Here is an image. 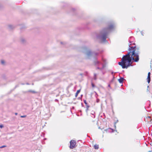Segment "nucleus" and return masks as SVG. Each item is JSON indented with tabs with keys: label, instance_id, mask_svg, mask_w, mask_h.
Returning <instances> with one entry per match:
<instances>
[{
	"label": "nucleus",
	"instance_id": "nucleus-5",
	"mask_svg": "<svg viewBox=\"0 0 152 152\" xmlns=\"http://www.w3.org/2000/svg\"><path fill=\"white\" fill-rule=\"evenodd\" d=\"M147 80L148 83H149L151 81V77H147Z\"/></svg>",
	"mask_w": 152,
	"mask_h": 152
},
{
	"label": "nucleus",
	"instance_id": "nucleus-15",
	"mask_svg": "<svg viewBox=\"0 0 152 152\" xmlns=\"http://www.w3.org/2000/svg\"><path fill=\"white\" fill-rule=\"evenodd\" d=\"M114 79V77H113V79L112 80H111V81L110 82V83L113 82V81Z\"/></svg>",
	"mask_w": 152,
	"mask_h": 152
},
{
	"label": "nucleus",
	"instance_id": "nucleus-26",
	"mask_svg": "<svg viewBox=\"0 0 152 152\" xmlns=\"http://www.w3.org/2000/svg\"><path fill=\"white\" fill-rule=\"evenodd\" d=\"M115 126V128H116V125H115V126Z\"/></svg>",
	"mask_w": 152,
	"mask_h": 152
},
{
	"label": "nucleus",
	"instance_id": "nucleus-3",
	"mask_svg": "<svg viewBox=\"0 0 152 152\" xmlns=\"http://www.w3.org/2000/svg\"><path fill=\"white\" fill-rule=\"evenodd\" d=\"M125 80L123 77H121L118 79V81L120 83H122L123 81Z\"/></svg>",
	"mask_w": 152,
	"mask_h": 152
},
{
	"label": "nucleus",
	"instance_id": "nucleus-29",
	"mask_svg": "<svg viewBox=\"0 0 152 152\" xmlns=\"http://www.w3.org/2000/svg\"><path fill=\"white\" fill-rule=\"evenodd\" d=\"M27 85H28V84H28V83H27Z\"/></svg>",
	"mask_w": 152,
	"mask_h": 152
},
{
	"label": "nucleus",
	"instance_id": "nucleus-28",
	"mask_svg": "<svg viewBox=\"0 0 152 152\" xmlns=\"http://www.w3.org/2000/svg\"><path fill=\"white\" fill-rule=\"evenodd\" d=\"M112 27L113 28V26H112Z\"/></svg>",
	"mask_w": 152,
	"mask_h": 152
},
{
	"label": "nucleus",
	"instance_id": "nucleus-9",
	"mask_svg": "<svg viewBox=\"0 0 152 152\" xmlns=\"http://www.w3.org/2000/svg\"><path fill=\"white\" fill-rule=\"evenodd\" d=\"M95 113L94 111H92L91 112V114L93 115V116H92V117H93L94 118L95 117V115H94V114H95Z\"/></svg>",
	"mask_w": 152,
	"mask_h": 152
},
{
	"label": "nucleus",
	"instance_id": "nucleus-24",
	"mask_svg": "<svg viewBox=\"0 0 152 152\" xmlns=\"http://www.w3.org/2000/svg\"><path fill=\"white\" fill-rule=\"evenodd\" d=\"M118 121V120H117V121H116V122H115V124H116V123H117Z\"/></svg>",
	"mask_w": 152,
	"mask_h": 152
},
{
	"label": "nucleus",
	"instance_id": "nucleus-14",
	"mask_svg": "<svg viewBox=\"0 0 152 152\" xmlns=\"http://www.w3.org/2000/svg\"><path fill=\"white\" fill-rule=\"evenodd\" d=\"M26 117V115H22V116H20V117L21 118H25V117Z\"/></svg>",
	"mask_w": 152,
	"mask_h": 152
},
{
	"label": "nucleus",
	"instance_id": "nucleus-23",
	"mask_svg": "<svg viewBox=\"0 0 152 152\" xmlns=\"http://www.w3.org/2000/svg\"><path fill=\"white\" fill-rule=\"evenodd\" d=\"M106 35L105 36H103V38H104L105 39L106 38V37H105Z\"/></svg>",
	"mask_w": 152,
	"mask_h": 152
},
{
	"label": "nucleus",
	"instance_id": "nucleus-6",
	"mask_svg": "<svg viewBox=\"0 0 152 152\" xmlns=\"http://www.w3.org/2000/svg\"><path fill=\"white\" fill-rule=\"evenodd\" d=\"M80 89L79 90H78L77 91V92H76V93L75 94V96L76 97L77 96L78 94L80 92Z\"/></svg>",
	"mask_w": 152,
	"mask_h": 152
},
{
	"label": "nucleus",
	"instance_id": "nucleus-8",
	"mask_svg": "<svg viewBox=\"0 0 152 152\" xmlns=\"http://www.w3.org/2000/svg\"><path fill=\"white\" fill-rule=\"evenodd\" d=\"M94 147L95 149H97L99 148V145H94Z\"/></svg>",
	"mask_w": 152,
	"mask_h": 152
},
{
	"label": "nucleus",
	"instance_id": "nucleus-11",
	"mask_svg": "<svg viewBox=\"0 0 152 152\" xmlns=\"http://www.w3.org/2000/svg\"><path fill=\"white\" fill-rule=\"evenodd\" d=\"M6 147V145H3V146L0 147V148H4V147Z\"/></svg>",
	"mask_w": 152,
	"mask_h": 152
},
{
	"label": "nucleus",
	"instance_id": "nucleus-16",
	"mask_svg": "<svg viewBox=\"0 0 152 152\" xmlns=\"http://www.w3.org/2000/svg\"><path fill=\"white\" fill-rule=\"evenodd\" d=\"M108 87H109L110 88L112 89L111 87H110V83L108 84Z\"/></svg>",
	"mask_w": 152,
	"mask_h": 152
},
{
	"label": "nucleus",
	"instance_id": "nucleus-27",
	"mask_svg": "<svg viewBox=\"0 0 152 152\" xmlns=\"http://www.w3.org/2000/svg\"><path fill=\"white\" fill-rule=\"evenodd\" d=\"M15 115H17L18 114V113H15Z\"/></svg>",
	"mask_w": 152,
	"mask_h": 152
},
{
	"label": "nucleus",
	"instance_id": "nucleus-22",
	"mask_svg": "<svg viewBox=\"0 0 152 152\" xmlns=\"http://www.w3.org/2000/svg\"><path fill=\"white\" fill-rule=\"evenodd\" d=\"M88 108H86V112L87 113L88 112Z\"/></svg>",
	"mask_w": 152,
	"mask_h": 152
},
{
	"label": "nucleus",
	"instance_id": "nucleus-17",
	"mask_svg": "<svg viewBox=\"0 0 152 152\" xmlns=\"http://www.w3.org/2000/svg\"><path fill=\"white\" fill-rule=\"evenodd\" d=\"M1 63L2 64H3L4 63V61L3 60H2L1 61Z\"/></svg>",
	"mask_w": 152,
	"mask_h": 152
},
{
	"label": "nucleus",
	"instance_id": "nucleus-7",
	"mask_svg": "<svg viewBox=\"0 0 152 152\" xmlns=\"http://www.w3.org/2000/svg\"><path fill=\"white\" fill-rule=\"evenodd\" d=\"M28 92H31L33 94L37 93V92H36L34 91H33V90H29L28 91Z\"/></svg>",
	"mask_w": 152,
	"mask_h": 152
},
{
	"label": "nucleus",
	"instance_id": "nucleus-1",
	"mask_svg": "<svg viewBox=\"0 0 152 152\" xmlns=\"http://www.w3.org/2000/svg\"><path fill=\"white\" fill-rule=\"evenodd\" d=\"M135 46H129L128 52L126 55L124 56L121 59V61L118 62V64L123 69L127 68L131 66L132 63V60L135 62H138L139 60V53L138 52H135Z\"/></svg>",
	"mask_w": 152,
	"mask_h": 152
},
{
	"label": "nucleus",
	"instance_id": "nucleus-4",
	"mask_svg": "<svg viewBox=\"0 0 152 152\" xmlns=\"http://www.w3.org/2000/svg\"><path fill=\"white\" fill-rule=\"evenodd\" d=\"M97 78L96 77H93L92 78L91 80H93V82H94V81L97 80Z\"/></svg>",
	"mask_w": 152,
	"mask_h": 152
},
{
	"label": "nucleus",
	"instance_id": "nucleus-19",
	"mask_svg": "<svg viewBox=\"0 0 152 152\" xmlns=\"http://www.w3.org/2000/svg\"><path fill=\"white\" fill-rule=\"evenodd\" d=\"M99 99H96V102H99Z\"/></svg>",
	"mask_w": 152,
	"mask_h": 152
},
{
	"label": "nucleus",
	"instance_id": "nucleus-21",
	"mask_svg": "<svg viewBox=\"0 0 152 152\" xmlns=\"http://www.w3.org/2000/svg\"><path fill=\"white\" fill-rule=\"evenodd\" d=\"M91 52H89L88 53H87V55H89L90 54H91Z\"/></svg>",
	"mask_w": 152,
	"mask_h": 152
},
{
	"label": "nucleus",
	"instance_id": "nucleus-30",
	"mask_svg": "<svg viewBox=\"0 0 152 152\" xmlns=\"http://www.w3.org/2000/svg\"><path fill=\"white\" fill-rule=\"evenodd\" d=\"M149 152H151V151H149Z\"/></svg>",
	"mask_w": 152,
	"mask_h": 152
},
{
	"label": "nucleus",
	"instance_id": "nucleus-13",
	"mask_svg": "<svg viewBox=\"0 0 152 152\" xmlns=\"http://www.w3.org/2000/svg\"><path fill=\"white\" fill-rule=\"evenodd\" d=\"M86 108H88L89 107H90L89 106V105H88V104L87 105H86Z\"/></svg>",
	"mask_w": 152,
	"mask_h": 152
},
{
	"label": "nucleus",
	"instance_id": "nucleus-20",
	"mask_svg": "<svg viewBox=\"0 0 152 152\" xmlns=\"http://www.w3.org/2000/svg\"><path fill=\"white\" fill-rule=\"evenodd\" d=\"M3 127V126L2 125H0V128H2Z\"/></svg>",
	"mask_w": 152,
	"mask_h": 152
},
{
	"label": "nucleus",
	"instance_id": "nucleus-18",
	"mask_svg": "<svg viewBox=\"0 0 152 152\" xmlns=\"http://www.w3.org/2000/svg\"><path fill=\"white\" fill-rule=\"evenodd\" d=\"M151 75V73L150 72H149L148 73V76H150Z\"/></svg>",
	"mask_w": 152,
	"mask_h": 152
},
{
	"label": "nucleus",
	"instance_id": "nucleus-12",
	"mask_svg": "<svg viewBox=\"0 0 152 152\" xmlns=\"http://www.w3.org/2000/svg\"><path fill=\"white\" fill-rule=\"evenodd\" d=\"M83 102H84V103H85V104L86 105H87L88 104L86 100H84Z\"/></svg>",
	"mask_w": 152,
	"mask_h": 152
},
{
	"label": "nucleus",
	"instance_id": "nucleus-25",
	"mask_svg": "<svg viewBox=\"0 0 152 152\" xmlns=\"http://www.w3.org/2000/svg\"><path fill=\"white\" fill-rule=\"evenodd\" d=\"M116 74V73H114V74H113V75H115Z\"/></svg>",
	"mask_w": 152,
	"mask_h": 152
},
{
	"label": "nucleus",
	"instance_id": "nucleus-10",
	"mask_svg": "<svg viewBox=\"0 0 152 152\" xmlns=\"http://www.w3.org/2000/svg\"><path fill=\"white\" fill-rule=\"evenodd\" d=\"M94 82H93V80H91V86L92 87L94 88L95 87V86L93 83Z\"/></svg>",
	"mask_w": 152,
	"mask_h": 152
},
{
	"label": "nucleus",
	"instance_id": "nucleus-31",
	"mask_svg": "<svg viewBox=\"0 0 152 152\" xmlns=\"http://www.w3.org/2000/svg\"><path fill=\"white\" fill-rule=\"evenodd\" d=\"M108 90H109V89H108Z\"/></svg>",
	"mask_w": 152,
	"mask_h": 152
},
{
	"label": "nucleus",
	"instance_id": "nucleus-2",
	"mask_svg": "<svg viewBox=\"0 0 152 152\" xmlns=\"http://www.w3.org/2000/svg\"><path fill=\"white\" fill-rule=\"evenodd\" d=\"M76 144L74 140H72L70 142V145L69 147L71 149H73L75 148Z\"/></svg>",
	"mask_w": 152,
	"mask_h": 152
}]
</instances>
